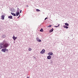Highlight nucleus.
I'll list each match as a JSON object with an SVG mask.
<instances>
[{
  "label": "nucleus",
  "mask_w": 78,
  "mask_h": 78,
  "mask_svg": "<svg viewBox=\"0 0 78 78\" xmlns=\"http://www.w3.org/2000/svg\"><path fill=\"white\" fill-rule=\"evenodd\" d=\"M20 13H22V10H21L20 11Z\"/></svg>",
  "instance_id": "5701e85b"
},
{
  "label": "nucleus",
  "mask_w": 78,
  "mask_h": 78,
  "mask_svg": "<svg viewBox=\"0 0 78 78\" xmlns=\"http://www.w3.org/2000/svg\"><path fill=\"white\" fill-rule=\"evenodd\" d=\"M48 54L50 55H53V53H52V52H50L48 53Z\"/></svg>",
  "instance_id": "9b49d317"
},
{
  "label": "nucleus",
  "mask_w": 78,
  "mask_h": 78,
  "mask_svg": "<svg viewBox=\"0 0 78 78\" xmlns=\"http://www.w3.org/2000/svg\"><path fill=\"white\" fill-rule=\"evenodd\" d=\"M53 31V28H52V29H51L50 30H49L50 33H51L52 31Z\"/></svg>",
  "instance_id": "f8f14e48"
},
{
  "label": "nucleus",
  "mask_w": 78,
  "mask_h": 78,
  "mask_svg": "<svg viewBox=\"0 0 78 78\" xmlns=\"http://www.w3.org/2000/svg\"><path fill=\"white\" fill-rule=\"evenodd\" d=\"M11 14L12 15V16H16V14L14 13L11 12Z\"/></svg>",
  "instance_id": "0eeeda50"
},
{
  "label": "nucleus",
  "mask_w": 78,
  "mask_h": 78,
  "mask_svg": "<svg viewBox=\"0 0 78 78\" xmlns=\"http://www.w3.org/2000/svg\"><path fill=\"white\" fill-rule=\"evenodd\" d=\"M27 78H30V77H27Z\"/></svg>",
  "instance_id": "b1692460"
},
{
  "label": "nucleus",
  "mask_w": 78,
  "mask_h": 78,
  "mask_svg": "<svg viewBox=\"0 0 78 78\" xmlns=\"http://www.w3.org/2000/svg\"><path fill=\"white\" fill-rule=\"evenodd\" d=\"M65 25H66V26H69V24L67 23H65Z\"/></svg>",
  "instance_id": "f3484780"
},
{
  "label": "nucleus",
  "mask_w": 78,
  "mask_h": 78,
  "mask_svg": "<svg viewBox=\"0 0 78 78\" xmlns=\"http://www.w3.org/2000/svg\"><path fill=\"white\" fill-rule=\"evenodd\" d=\"M4 47V44H0V48H2Z\"/></svg>",
  "instance_id": "f03ea898"
},
{
  "label": "nucleus",
  "mask_w": 78,
  "mask_h": 78,
  "mask_svg": "<svg viewBox=\"0 0 78 78\" xmlns=\"http://www.w3.org/2000/svg\"><path fill=\"white\" fill-rule=\"evenodd\" d=\"M32 50V49H31V48H29L28 50L29 51H31Z\"/></svg>",
  "instance_id": "dca6fc26"
},
{
  "label": "nucleus",
  "mask_w": 78,
  "mask_h": 78,
  "mask_svg": "<svg viewBox=\"0 0 78 78\" xmlns=\"http://www.w3.org/2000/svg\"><path fill=\"white\" fill-rule=\"evenodd\" d=\"M8 18L9 19H12V16H8Z\"/></svg>",
  "instance_id": "4468645a"
},
{
  "label": "nucleus",
  "mask_w": 78,
  "mask_h": 78,
  "mask_svg": "<svg viewBox=\"0 0 78 78\" xmlns=\"http://www.w3.org/2000/svg\"><path fill=\"white\" fill-rule=\"evenodd\" d=\"M8 50L7 49H6V48L5 49V51H8Z\"/></svg>",
  "instance_id": "aec40b11"
},
{
  "label": "nucleus",
  "mask_w": 78,
  "mask_h": 78,
  "mask_svg": "<svg viewBox=\"0 0 78 78\" xmlns=\"http://www.w3.org/2000/svg\"><path fill=\"white\" fill-rule=\"evenodd\" d=\"M12 38H13L14 41H16V39H17V37H15V36H14V35H13V36L12 37Z\"/></svg>",
  "instance_id": "423d86ee"
},
{
  "label": "nucleus",
  "mask_w": 78,
  "mask_h": 78,
  "mask_svg": "<svg viewBox=\"0 0 78 78\" xmlns=\"http://www.w3.org/2000/svg\"><path fill=\"white\" fill-rule=\"evenodd\" d=\"M59 26V24H58V26H55V27H58Z\"/></svg>",
  "instance_id": "412c9836"
},
{
  "label": "nucleus",
  "mask_w": 78,
  "mask_h": 78,
  "mask_svg": "<svg viewBox=\"0 0 78 78\" xmlns=\"http://www.w3.org/2000/svg\"><path fill=\"white\" fill-rule=\"evenodd\" d=\"M20 14V12H18V11H17L16 12V16H18Z\"/></svg>",
  "instance_id": "39448f33"
},
{
  "label": "nucleus",
  "mask_w": 78,
  "mask_h": 78,
  "mask_svg": "<svg viewBox=\"0 0 78 78\" xmlns=\"http://www.w3.org/2000/svg\"><path fill=\"white\" fill-rule=\"evenodd\" d=\"M48 27H51V25H49L48 26Z\"/></svg>",
  "instance_id": "6ab92c4d"
},
{
  "label": "nucleus",
  "mask_w": 78,
  "mask_h": 78,
  "mask_svg": "<svg viewBox=\"0 0 78 78\" xmlns=\"http://www.w3.org/2000/svg\"><path fill=\"white\" fill-rule=\"evenodd\" d=\"M48 19V18H46L45 19H44L45 20H46V19Z\"/></svg>",
  "instance_id": "4be33fe9"
},
{
  "label": "nucleus",
  "mask_w": 78,
  "mask_h": 78,
  "mask_svg": "<svg viewBox=\"0 0 78 78\" xmlns=\"http://www.w3.org/2000/svg\"><path fill=\"white\" fill-rule=\"evenodd\" d=\"M63 27L65 28H69V27L66 26H63Z\"/></svg>",
  "instance_id": "ddd939ff"
},
{
  "label": "nucleus",
  "mask_w": 78,
  "mask_h": 78,
  "mask_svg": "<svg viewBox=\"0 0 78 78\" xmlns=\"http://www.w3.org/2000/svg\"><path fill=\"white\" fill-rule=\"evenodd\" d=\"M36 11H37V12L41 11V10H40L39 9H36Z\"/></svg>",
  "instance_id": "a211bd4d"
},
{
  "label": "nucleus",
  "mask_w": 78,
  "mask_h": 78,
  "mask_svg": "<svg viewBox=\"0 0 78 78\" xmlns=\"http://www.w3.org/2000/svg\"><path fill=\"white\" fill-rule=\"evenodd\" d=\"M36 39H37V41L38 42H41V40L39 39V37H37Z\"/></svg>",
  "instance_id": "20e7f679"
},
{
  "label": "nucleus",
  "mask_w": 78,
  "mask_h": 78,
  "mask_svg": "<svg viewBox=\"0 0 78 78\" xmlns=\"http://www.w3.org/2000/svg\"><path fill=\"white\" fill-rule=\"evenodd\" d=\"M51 58V56H50V55H49L47 57V58L48 59H50Z\"/></svg>",
  "instance_id": "1a4fd4ad"
},
{
  "label": "nucleus",
  "mask_w": 78,
  "mask_h": 78,
  "mask_svg": "<svg viewBox=\"0 0 78 78\" xmlns=\"http://www.w3.org/2000/svg\"><path fill=\"white\" fill-rule=\"evenodd\" d=\"M8 45H9V44L8 43H6L4 44V47L5 48H6L7 47H8Z\"/></svg>",
  "instance_id": "7ed1b4c3"
},
{
  "label": "nucleus",
  "mask_w": 78,
  "mask_h": 78,
  "mask_svg": "<svg viewBox=\"0 0 78 78\" xmlns=\"http://www.w3.org/2000/svg\"><path fill=\"white\" fill-rule=\"evenodd\" d=\"M45 52V49H43L41 51L40 53L41 54H43Z\"/></svg>",
  "instance_id": "f257e3e1"
},
{
  "label": "nucleus",
  "mask_w": 78,
  "mask_h": 78,
  "mask_svg": "<svg viewBox=\"0 0 78 78\" xmlns=\"http://www.w3.org/2000/svg\"><path fill=\"white\" fill-rule=\"evenodd\" d=\"M40 31H41V32H44V30H43V29L41 28L40 30Z\"/></svg>",
  "instance_id": "2eb2a0df"
},
{
  "label": "nucleus",
  "mask_w": 78,
  "mask_h": 78,
  "mask_svg": "<svg viewBox=\"0 0 78 78\" xmlns=\"http://www.w3.org/2000/svg\"><path fill=\"white\" fill-rule=\"evenodd\" d=\"M27 7H28V5H27Z\"/></svg>",
  "instance_id": "393cba45"
},
{
  "label": "nucleus",
  "mask_w": 78,
  "mask_h": 78,
  "mask_svg": "<svg viewBox=\"0 0 78 78\" xmlns=\"http://www.w3.org/2000/svg\"><path fill=\"white\" fill-rule=\"evenodd\" d=\"M2 20H4L5 19V16H4V15H2Z\"/></svg>",
  "instance_id": "6e6552de"
},
{
  "label": "nucleus",
  "mask_w": 78,
  "mask_h": 78,
  "mask_svg": "<svg viewBox=\"0 0 78 78\" xmlns=\"http://www.w3.org/2000/svg\"><path fill=\"white\" fill-rule=\"evenodd\" d=\"M1 51H2L3 52H4V53H5V49H2L1 50Z\"/></svg>",
  "instance_id": "9d476101"
}]
</instances>
